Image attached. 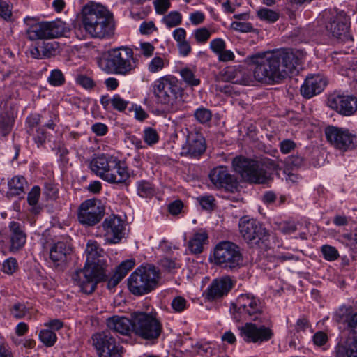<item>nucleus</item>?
Returning a JSON list of instances; mask_svg holds the SVG:
<instances>
[{"mask_svg": "<svg viewBox=\"0 0 357 357\" xmlns=\"http://www.w3.org/2000/svg\"><path fill=\"white\" fill-rule=\"evenodd\" d=\"M231 27L232 29L242 33L250 32L252 30V26L250 23L238 21L233 22Z\"/></svg>", "mask_w": 357, "mask_h": 357, "instance_id": "58", "label": "nucleus"}, {"mask_svg": "<svg viewBox=\"0 0 357 357\" xmlns=\"http://www.w3.org/2000/svg\"><path fill=\"white\" fill-rule=\"evenodd\" d=\"M353 314V307L349 305H342L335 311L333 319L339 323H348V320Z\"/></svg>", "mask_w": 357, "mask_h": 357, "instance_id": "34", "label": "nucleus"}, {"mask_svg": "<svg viewBox=\"0 0 357 357\" xmlns=\"http://www.w3.org/2000/svg\"><path fill=\"white\" fill-rule=\"evenodd\" d=\"M143 139L144 144L151 146L158 142L159 135L155 129L147 127L143 131Z\"/></svg>", "mask_w": 357, "mask_h": 357, "instance_id": "40", "label": "nucleus"}, {"mask_svg": "<svg viewBox=\"0 0 357 357\" xmlns=\"http://www.w3.org/2000/svg\"><path fill=\"white\" fill-rule=\"evenodd\" d=\"M321 250L324 258L327 261H335L339 257V252L335 247L324 245Z\"/></svg>", "mask_w": 357, "mask_h": 357, "instance_id": "46", "label": "nucleus"}, {"mask_svg": "<svg viewBox=\"0 0 357 357\" xmlns=\"http://www.w3.org/2000/svg\"><path fill=\"white\" fill-rule=\"evenodd\" d=\"M208 240V234L204 229H199L196 231L188 243V247L191 252L195 254L201 253L203 250V245Z\"/></svg>", "mask_w": 357, "mask_h": 357, "instance_id": "29", "label": "nucleus"}, {"mask_svg": "<svg viewBox=\"0 0 357 357\" xmlns=\"http://www.w3.org/2000/svg\"><path fill=\"white\" fill-rule=\"evenodd\" d=\"M171 3L169 0H155L154 6L156 13L160 15L164 14L169 8Z\"/></svg>", "mask_w": 357, "mask_h": 357, "instance_id": "62", "label": "nucleus"}, {"mask_svg": "<svg viewBox=\"0 0 357 357\" xmlns=\"http://www.w3.org/2000/svg\"><path fill=\"white\" fill-rule=\"evenodd\" d=\"M138 50H140L141 54L145 57H151L153 54L155 47L151 43L144 42L140 43Z\"/></svg>", "mask_w": 357, "mask_h": 357, "instance_id": "61", "label": "nucleus"}, {"mask_svg": "<svg viewBox=\"0 0 357 357\" xmlns=\"http://www.w3.org/2000/svg\"><path fill=\"white\" fill-rule=\"evenodd\" d=\"M240 336L245 342L261 344L270 340L273 336V332L264 325L246 323L240 328Z\"/></svg>", "mask_w": 357, "mask_h": 357, "instance_id": "16", "label": "nucleus"}, {"mask_svg": "<svg viewBox=\"0 0 357 357\" xmlns=\"http://www.w3.org/2000/svg\"><path fill=\"white\" fill-rule=\"evenodd\" d=\"M23 22L26 26V36L31 41L59 38L66 31V23L60 19L39 21L36 17L26 16Z\"/></svg>", "mask_w": 357, "mask_h": 357, "instance_id": "6", "label": "nucleus"}, {"mask_svg": "<svg viewBox=\"0 0 357 357\" xmlns=\"http://www.w3.org/2000/svg\"><path fill=\"white\" fill-rule=\"evenodd\" d=\"M209 179L216 188H225L233 192L238 187V181L236 176L231 174L227 167L218 166L211 170Z\"/></svg>", "mask_w": 357, "mask_h": 357, "instance_id": "19", "label": "nucleus"}, {"mask_svg": "<svg viewBox=\"0 0 357 357\" xmlns=\"http://www.w3.org/2000/svg\"><path fill=\"white\" fill-rule=\"evenodd\" d=\"M82 23L92 38H109L114 34L113 15L100 3H89L83 7Z\"/></svg>", "mask_w": 357, "mask_h": 357, "instance_id": "3", "label": "nucleus"}, {"mask_svg": "<svg viewBox=\"0 0 357 357\" xmlns=\"http://www.w3.org/2000/svg\"><path fill=\"white\" fill-rule=\"evenodd\" d=\"M103 215L104 210L96 203V201L88 199L80 205L77 218L84 225L93 226L100 221Z\"/></svg>", "mask_w": 357, "mask_h": 357, "instance_id": "18", "label": "nucleus"}, {"mask_svg": "<svg viewBox=\"0 0 357 357\" xmlns=\"http://www.w3.org/2000/svg\"><path fill=\"white\" fill-rule=\"evenodd\" d=\"M86 260L82 269L76 271L72 275L75 284L85 294H91L97 284L107 278L105 252L96 241L89 240L85 250Z\"/></svg>", "mask_w": 357, "mask_h": 357, "instance_id": "2", "label": "nucleus"}, {"mask_svg": "<svg viewBox=\"0 0 357 357\" xmlns=\"http://www.w3.org/2000/svg\"><path fill=\"white\" fill-rule=\"evenodd\" d=\"M206 149V140L202 134L191 132L187 137L186 142L182 146L181 155L197 159L205 152Z\"/></svg>", "mask_w": 357, "mask_h": 357, "instance_id": "21", "label": "nucleus"}, {"mask_svg": "<svg viewBox=\"0 0 357 357\" xmlns=\"http://www.w3.org/2000/svg\"><path fill=\"white\" fill-rule=\"evenodd\" d=\"M236 66L227 67L222 73L221 77L225 82L234 83Z\"/></svg>", "mask_w": 357, "mask_h": 357, "instance_id": "63", "label": "nucleus"}, {"mask_svg": "<svg viewBox=\"0 0 357 357\" xmlns=\"http://www.w3.org/2000/svg\"><path fill=\"white\" fill-rule=\"evenodd\" d=\"M26 181L24 177L15 176L8 182V193L13 196H23Z\"/></svg>", "mask_w": 357, "mask_h": 357, "instance_id": "31", "label": "nucleus"}, {"mask_svg": "<svg viewBox=\"0 0 357 357\" xmlns=\"http://www.w3.org/2000/svg\"><path fill=\"white\" fill-rule=\"evenodd\" d=\"M192 35L198 43L204 44L210 38L211 32L207 28L202 27L195 30Z\"/></svg>", "mask_w": 357, "mask_h": 357, "instance_id": "47", "label": "nucleus"}, {"mask_svg": "<svg viewBox=\"0 0 357 357\" xmlns=\"http://www.w3.org/2000/svg\"><path fill=\"white\" fill-rule=\"evenodd\" d=\"M93 344L99 357H121L123 347L109 331L96 333L92 336Z\"/></svg>", "mask_w": 357, "mask_h": 357, "instance_id": "14", "label": "nucleus"}, {"mask_svg": "<svg viewBox=\"0 0 357 357\" xmlns=\"http://www.w3.org/2000/svg\"><path fill=\"white\" fill-rule=\"evenodd\" d=\"M197 200L205 210H213L215 206V199L212 195H204L199 197Z\"/></svg>", "mask_w": 357, "mask_h": 357, "instance_id": "49", "label": "nucleus"}, {"mask_svg": "<svg viewBox=\"0 0 357 357\" xmlns=\"http://www.w3.org/2000/svg\"><path fill=\"white\" fill-rule=\"evenodd\" d=\"M232 165L234 170L248 183L264 184L272 179L271 174L258 160L240 156L233 159Z\"/></svg>", "mask_w": 357, "mask_h": 357, "instance_id": "10", "label": "nucleus"}, {"mask_svg": "<svg viewBox=\"0 0 357 357\" xmlns=\"http://www.w3.org/2000/svg\"><path fill=\"white\" fill-rule=\"evenodd\" d=\"M137 65L132 49L127 46L109 50L98 61V66L103 72L121 76L131 75Z\"/></svg>", "mask_w": 357, "mask_h": 357, "instance_id": "4", "label": "nucleus"}, {"mask_svg": "<svg viewBox=\"0 0 357 357\" xmlns=\"http://www.w3.org/2000/svg\"><path fill=\"white\" fill-rule=\"evenodd\" d=\"M40 196V188L38 186H34L29 192L27 201L30 206H31V211L34 214L39 213L40 207L37 204Z\"/></svg>", "mask_w": 357, "mask_h": 357, "instance_id": "35", "label": "nucleus"}, {"mask_svg": "<svg viewBox=\"0 0 357 357\" xmlns=\"http://www.w3.org/2000/svg\"><path fill=\"white\" fill-rule=\"evenodd\" d=\"M213 263L229 271H235L243 267V256L241 248L236 243L222 241L213 250Z\"/></svg>", "mask_w": 357, "mask_h": 357, "instance_id": "9", "label": "nucleus"}, {"mask_svg": "<svg viewBox=\"0 0 357 357\" xmlns=\"http://www.w3.org/2000/svg\"><path fill=\"white\" fill-rule=\"evenodd\" d=\"M163 23L168 28H172L181 24L182 15L178 11H172L162 18Z\"/></svg>", "mask_w": 357, "mask_h": 357, "instance_id": "38", "label": "nucleus"}, {"mask_svg": "<svg viewBox=\"0 0 357 357\" xmlns=\"http://www.w3.org/2000/svg\"><path fill=\"white\" fill-rule=\"evenodd\" d=\"M160 273L150 264L138 267L128 278V287L135 296H142L151 292L158 285Z\"/></svg>", "mask_w": 357, "mask_h": 357, "instance_id": "8", "label": "nucleus"}, {"mask_svg": "<svg viewBox=\"0 0 357 357\" xmlns=\"http://www.w3.org/2000/svg\"><path fill=\"white\" fill-rule=\"evenodd\" d=\"M241 66H236L234 84L248 85L253 81V72Z\"/></svg>", "mask_w": 357, "mask_h": 357, "instance_id": "32", "label": "nucleus"}, {"mask_svg": "<svg viewBox=\"0 0 357 357\" xmlns=\"http://www.w3.org/2000/svg\"><path fill=\"white\" fill-rule=\"evenodd\" d=\"M10 313L13 317L20 319L30 314V309L24 303H16L11 307Z\"/></svg>", "mask_w": 357, "mask_h": 357, "instance_id": "39", "label": "nucleus"}, {"mask_svg": "<svg viewBox=\"0 0 357 357\" xmlns=\"http://www.w3.org/2000/svg\"><path fill=\"white\" fill-rule=\"evenodd\" d=\"M239 232L242 238L250 245H257L268 237V231L257 220L241 218L238 223Z\"/></svg>", "mask_w": 357, "mask_h": 357, "instance_id": "13", "label": "nucleus"}, {"mask_svg": "<svg viewBox=\"0 0 357 357\" xmlns=\"http://www.w3.org/2000/svg\"><path fill=\"white\" fill-rule=\"evenodd\" d=\"M324 133L328 143L341 152L353 150L357 146V137L347 128L328 126Z\"/></svg>", "mask_w": 357, "mask_h": 357, "instance_id": "12", "label": "nucleus"}, {"mask_svg": "<svg viewBox=\"0 0 357 357\" xmlns=\"http://www.w3.org/2000/svg\"><path fill=\"white\" fill-rule=\"evenodd\" d=\"M234 318L236 321L250 319L256 320L262 312L260 301L250 294H242L231 304Z\"/></svg>", "mask_w": 357, "mask_h": 357, "instance_id": "11", "label": "nucleus"}, {"mask_svg": "<svg viewBox=\"0 0 357 357\" xmlns=\"http://www.w3.org/2000/svg\"><path fill=\"white\" fill-rule=\"evenodd\" d=\"M327 104L345 116H351L357 111V98L354 96L333 94L328 97Z\"/></svg>", "mask_w": 357, "mask_h": 357, "instance_id": "20", "label": "nucleus"}, {"mask_svg": "<svg viewBox=\"0 0 357 357\" xmlns=\"http://www.w3.org/2000/svg\"><path fill=\"white\" fill-rule=\"evenodd\" d=\"M335 357H357V335L349 337L344 344H338Z\"/></svg>", "mask_w": 357, "mask_h": 357, "instance_id": "27", "label": "nucleus"}, {"mask_svg": "<svg viewBox=\"0 0 357 357\" xmlns=\"http://www.w3.org/2000/svg\"><path fill=\"white\" fill-rule=\"evenodd\" d=\"M102 226L106 239L112 243H119L124 236V222L117 215H112L107 217Z\"/></svg>", "mask_w": 357, "mask_h": 357, "instance_id": "22", "label": "nucleus"}, {"mask_svg": "<svg viewBox=\"0 0 357 357\" xmlns=\"http://www.w3.org/2000/svg\"><path fill=\"white\" fill-rule=\"evenodd\" d=\"M349 28V18L344 11L336 13L326 24L327 31L340 43H347L352 40Z\"/></svg>", "mask_w": 357, "mask_h": 357, "instance_id": "15", "label": "nucleus"}, {"mask_svg": "<svg viewBox=\"0 0 357 357\" xmlns=\"http://www.w3.org/2000/svg\"><path fill=\"white\" fill-rule=\"evenodd\" d=\"M326 85V79L320 75L307 77L301 88V94L306 98L320 93Z\"/></svg>", "mask_w": 357, "mask_h": 357, "instance_id": "24", "label": "nucleus"}, {"mask_svg": "<svg viewBox=\"0 0 357 357\" xmlns=\"http://www.w3.org/2000/svg\"><path fill=\"white\" fill-rule=\"evenodd\" d=\"M172 307L176 312H182L187 308V301L182 296H176L172 301Z\"/></svg>", "mask_w": 357, "mask_h": 357, "instance_id": "59", "label": "nucleus"}, {"mask_svg": "<svg viewBox=\"0 0 357 357\" xmlns=\"http://www.w3.org/2000/svg\"><path fill=\"white\" fill-rule=\"evenodd\" d=\"M295 331L296 333L311 332V324L305 317H301L296 321Z\"/></svg>", "mask_w": 357, "mask_h": 357, "instance_id": "55", "label": "nucleus"}, {"mask_svg": "<svg viewBox=\"0 0 357 357\" xmlns=\"http://www.w3.org/2000/svg\"><path fill=\"white\" fill-rule=\"evenodd\" d=\"M132 333L145 340H155L162 331V325L156 312L140 310L131 312Z\"/></svg>", "mask_w": 357, "mask_h": 357, "instance_id": "7", "label": "nucleus"}, {"mask_svg": "<svg viewBox=\"0 0 357 357\" xmlns=\"http://www.w3.org/2000/svg\"><path fill=\"white\" fill-rule=\"evenodd\" d=\"M10 229V250L16 252L21 250L25 245L26 236L22 225L17 222L12 221L9 224Z\"/></svg>", "mask_w": 357, "mask_h": 357, "instance_id": "26", "label": "nucleus"}, {"mask_svg": "<svg viewBox=\"0 0 357 357\" xmlns=\"http://www.w3.org/2000/svg\"><path fill=\"white\" fill-rule=\"evenodd\" d=\"M137 194L142 197H150L155 194V189L151 183L146 180L137 182Z\"/></svg>", "mask_w": 357, "mask_h": 357, "instance_id": "36", "label": "nucleus"}, {"mask_svg": "<svg viewBox=\"0 0 357 357\" xmlns=\"http://www.w3.org/2000/svg\"><path fill=\"white\" fill-rule=\"evenodd\" d=\"M18 265L15 258L10 257L5 260L2 265V271L6 274H13L17 268Z\"/></svg>", "mask_w": 357, "mask_h": 357, "instance_id": "51", "label": "nucleus"}, {"mask_svg": "<svg viewBox=\"0 0 357 357\" xmlns=\"http://www.w3.org/2000/svg\"><path fill=\"white\" fill-rule=\"evenodd\" d=\"M225 42L222 38H215L210 42L211 50L217 55L225 49Z\"/></svg>", "mask_w": 357, "mask_h": 357, "instance_id": "60", "label": "nucleus"}, {"mask_svg": "<svg viewBox=\"0 0 357 357\" xmlns=\"http://www.w3.org/2000/svg\"><path fill=\"white\" fill-rule=\"evenodd\" d=\"M129 102L122 98L119 94H115L112 98V107L119 112L124 111Z\"/></svg>", "mask_w": 357, "mask_h": 357, "instance_id": "50", "label": "nucleus"}, {"mask_svg": "<svg viewBox=\"0 0 357 357\" xmlns=\"http://www.w3.org/2000/svg\"><path fill=\"white\" fill-rule=\"evenodd\" d=\"M180 75L183 80L190 86H197L200 84V79L195 75V72L189 68L181 69Z\"/></svg>", "mask_w": 357, "mask_h": 357, "instance_id": "37", "label": "nucleus"}, {"mask_svg": "<svg viewBox=\"0 0 357 357\" xmlns=\"http://www.w3.org/2000/svg\"><path fill=\"white\" fill-rule=\"evenodd\" d=\"M76 82L85 89H92L96 86L94 81L84 75H79L76 77Z\"/></svg>", "mask_w": 357, "mask_h": 357, "instance_id": "52", "label": "nucleus"}, {"mask_svg": "<svg viewBox=\"0 0 357 357\" xmlns=\"http://www.w3.org/2000/svg\"><path fill=\"white\" fill-rule=\"evenodd\" d=\"M160 264L164 268L171 271L180 267L179 262L176 259H171L169 257H165L160 261Z\"/></svg>", "mask_w": 357, "mask_h": 357, "instance_id": "56", "label": "nucleus"}, {"mask_svg": "<svg viewBox=\"0 0 357 357\" xmlns=\"http://www.w3.org/2000/svg\"><path fill=\"white\" fill-rule=\"evenodd\" d=\"M0 17L6 21L10 20L12 17V7L2 0H0Z\"/></svg>", "mask_w": 357, "mask_h": 357, "instance_id": "57", "label": "nucleus"}, {"mask_svg": "<svg viewBox=\"0 0 357 357\" xmlns=\"http://www.w3.org/2000/svg\"><path fill=\"white\" fill-rule=\"evenodd\" d=\"M165 67V60L161 56H155L147 65V69L151 73H157Z\"/></svg>", "mask_w": 357, "mask_h": 357, "instance_id": "44", "label": "nucleus"}, {"mask_svg": "<svg viewBox=\"0 0 357 357\" xmlns=\"http://www.w3.org/2000/svg\"><path fill=\"white\" fill-rule=\"evenodd\" d=\"M39 338L47 347L52 346L56 341L55 333L49 329L41 330L39 333Z\"/></svg>", "mask_w": 357, "mask_h": 357, "instance_id": "43", "label": "nucleus"}, {"mask_svg": "<svg viewBox=\"0 0 357 357\" xmlns=\"http://www.w3.org/2000/svg\"><path fill=\"white\" fill-rule=\"evenodd\" d=\"M33 139L35 142L38 144V146L43 145L47 139V133L45 129L42 127L37 128Z\"/></svg>", "mask_w": 357, "mask_h": 357, "instance_id": "64", "label": "nucleus"}, {"mask_svg": "<svg viewBox=\"0 0 357 357\" xmlns=\"http://www.w3.org/2000/svg\"><path fill=\"white\" fill-rule=\"evenodd\" d=\"M192 348L200 355H207L212 353V348L209 343L197 342L195 344H191Z\"/></svg>", "mask_w": 357, "mask_h": 357, "instance_id": "53", "label": "nucleus"}, {"mask_svg": "<svg viewBox=\"0 0 357 357\" xmlns=\"http://www.w3.org/2000/svg\"><path fill=\"white\" fill-rule=\"evenodd\" d=\"M115 170L112 172L111 173L115 176L116 178L114 179V181H106L110 183H125L129 178L130 174L128 172L127 167L125 166L121 161L118 159V164L114 168Z\"/></svg>", "mask_w": 357, "mask_h": 357, "instance_id": "33", "label": "nucleus"}, {"mask_svg": "<svg viewBox=\"0 0 357 357\" xmlns=\"http://www.w3.org/2000/svg\"><path fill=\"white\" fill-rule=\"evenodd\" d=\"M257 16L261 20L269 23L276 22L279 19V13L269 8H264L257 11Z\"/></svg>", "mask_w": 357, "mask_h": 357, "instance_id": "41", "label": "nucleus"}, {"mask_svg": "<svg viewBox=\"0 0 357 357\" xmlns=\"http://www.w3.org/2000/svg\"><path fill=\"white\" fill-rule=\"evenodd\" d=\"M70 252L71 249L66 243L59 241L51 248L50 258L53 262L59 265L66 260L67 256L70 255Z\"/></svg>", "mask_w": 357, "mask_h": 357, "instance_id": "28", "label": "nucleus"}, {"mask_svg": "<svg viewBox=\"0 0 357 357\" xmlns=\"http://www.w3.org/2000/svg\"><path fill=\"white\" fill-rule=\"evenodd\" d=\"M135 264V263L133 259L126 260L116 268L115 271L121 275V277L124 278L128 272L134 267Z\"/></svg>", "mask_w": 357, "mask_h": 357, "instance_id": "54", "label": "nucleus"}, {"mask_svg": "<svg viewBox=\"0 0 357 357\" xmlns=\"http://www.w3.org/2000/svg\"><path fill=\"white\" fill-rule=\"evenodd\" d=\"M106 325L109 331L123 335H128L132 332V319L125 316L113 315L106 320Z\"/></svg>", "mask_w": 357, "mask_h": 357, "instance_id": "25", "label": "nucleus"}, {"mask_svg": "<svg viewBox=\"0 0 357 357\" xmlns=\"http://www.w3.org/2000/svg\"><path fill=\"white\" fill-rule=\"evenodd\" d=\"M13 121L10 116L7 114L0 115V135L5 136L10 132Z\"/></svg>", "mask_w": 357, "mask_h": 357, "instance_id": "45", "label": "nucleus"}, {"mask_svg": "<svg viewBox=\"0 0 357 357\" xmlns=\"http://www.w3.org/2000/svg\"><path fill=\"white\" fill-rule=\"evenodd\" d=\"M118 164V158L109 154H102L93 158L90 163V168L98 176L104 181H114L116 178L111 173Z\"/></svg>", "mask_w": 357, "mask_h": 357, "instance_id": "17", "label": "nucleus"}, {"mask_svg": "<svg viewBox=\"0 0 357 357\" xmlns=\"http://www.w3.org/2000/svg\"><path fill=\"white\" fill-rule=\"evenodd\" d=\"M48 83L53 86H60L65 82L63 73L59 69L52 70L47 78Z\"/></svg>", "mask_w": 357, "mask_h": 357, "instance_id": "42", "label": "nucleus"}, {"mask_svg": "<svg viewBox=\"0 0 357 357\" xmlns=\"http://www.w3.org/2000/svg\"><path fill=\"white\" fill-rule=\"evenodd\" d=\"M255 66L254 79L261 82L279 83L286 77L294 75L300 64V58L293 52L280 49L250 56Z\"/></svg>", "mask_w": 357, "mask_h": 357, "instance_id": "1", "label": "nucleus"}, {"mask_svg": "<svg viewBox=\"0 0 357 357\" xmlns=\"http://www.w3.org/2000/svg\"><path fill=\"white\" fill-rule=\"evenodd\" d=\"M233 282L229 276H224L214 280L206 289V297L208 300L220 298L229 291Z\"/></svg>", "mask_w": 357, "mask_h": 357, "instance_id": "23", "label": "nucleus"}, {"mask_svg": "<svg viewBox=\"0 0 357 357\" xmlns=\"http://www.w3.org/2000/svg\"><path fill=\"white\" fill-rule=\"evenodd\" d=\"M194 116L199 123H206L211 119L212 114L208 109L199 107L195 110Z\"/></svg>", "mask_w": 357, "mask_h": 357, "instance_id": "48", "label": "nucleus"}, {"mask_svg": "<svg viewBox=\"0 0 357 357\" xmlns=\"http://www.w3.org/2000/svg\"><path fill=\"white\" fill-rule=\"evenodd\" d=\"M152 89L157 102L167 110L175 112L178 109L183 89L176 77L170 75L160 77L153 82Z\"/></svg>", "mask_w": 357, "mask_h": 357, "instance_id": "5", "label": "nucleus"}, {"mask_svg": "<svg viewBox=\"0 0 357 357\" xmlns=\"http://www.w3.org/2000/svg\"><path fill=\"white\" fill-rule=\"evenodd\" d=\"M58 48L56 42L43 43L39 47H36L31 51L33 57L38 59L50 58L54 55Z\"/></svg>", "mask_w": 357, "mask_h": 357, "instance_id": "30", "label": "nucleus"}]
</instances>
